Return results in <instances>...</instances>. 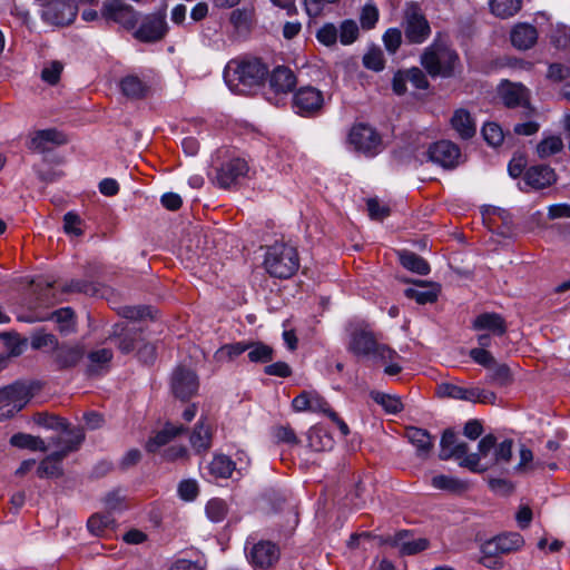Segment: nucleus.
I'll return each mask as SVG.
<instances>
[{
    "label": "nucleus",
    "instance_id": "obj_1",
    "mask_svg": "<svg viewBox=\"0 0 570 570\" xmlns=\"http://www.w3.org/2000/svg\"><path fill=\"white\" fill-rule=\"evenodd\" d=\"M421 65L431 77L451 78L461 66L458 52L440 38L424 49Z\"/></svg>",
    "mask_w": 570,
    "mask_h": 570
},
{
    "label": "nucleus",
    "instance_id": "obj_2",
    "mask_svg": "<svg viewBox=\"0 0 570 570\" xmlns=\"http://www.w3.org/2000/svg\"><path fill=\"white\" fill-rule=\"evenodd\" d=\"M264 265L271 276L289 278L299 268L297 249L285 243H276L267 248Z\"/></svg>",
    "mask_w": 570,
    "mask_h": 570
},
{
    "label": "nucleus",
    "instance_id": "obj_3",
    "mask_svg": "<svg viewBox=\"0 0 570 570\" xmlns=\"http://www.w3.org/2000/svg\"><path fill=\"white\" fill-rule=\"evenodd\" d=\"M268 73V68L259 59H246L230 61L225 78L227 82L236 81V86L255 87L264 82Z\"/></svg>",
    "mask_w": 570,
    "mask_h": 570
},
{
    "label": "nucleus",
    "instance_id": "obj_4",
    "mask_svg": "<svg viewBox=\"0 0 570 570\" xmlns=\"http://www.w3.org/2000/svg\"><path fill=\"white\" fill-rule=\"evenodd\" d=\"M348 350L356 355H373L384 362L392 361L396 356L395 351L379 344L374 334L366 328H355L352 332Z\"/></svg>",
    "mask_w": 570,
    "mask_h": 570
},
{
    "label": "nucleus",
    "instance_id": "obj_5",
    "mask_svg": "<svg viewBox=\"0 0 570 570\" xmlns=\"http://www.w3.org/2000/svg\"><path fill=\"white\" fill-rule=\"evenodd\" d=\"M402 26L405 40L411 45H421L431 36L430 22L416 3L406 6Z\"/></svg>",
    "mask_w": 570,
    "mask_h": 570
},
{
    "label": "nucleus",
    "instance_id": "obj_6",
    "mask_svg": "<svg viewBox=\"0 0 570 570\" xmlns=\"http://www.w3.org/2000/svg\"><path fill=\"white\" fill-rule=\"evenodd\" d=\"M30 400L29 389L22 383H13L0 389V421L12 417Z\"/></svg>",
    "mask_w": 570,
    "mask_h": 570
},
{
    "label": "nucleus",
    "instance_id": "obj_7",
    "mask_svg": "<svg viewBox=\"0 0 570 570\" xmlns=\"http://www.w3.org/2000/svg\"><path fill=\"white\" fill-rule=\"evenodd\" d=\"M348 141L356 151L366 156H374L381 150V136L377 131L365 124H357L352 127Z\"/></svg>",
    "mask_w": 570,
    "mask_h": 570
},
{
    "label": "nucleus",
    "instance_id": "obj_8",
    "mask_svg": "<svg viewBox=\"0 0 570 570\" xmlns=\"http://www.w3.org/2000/svg\"><path fill=\"white\" fill-rule=\"evenodd\" d=\"M101 16L128 30L134 29L138 22L137 12L121 0H106L102 3Z\"/></svg>",
    "mask_w": 570,
    "mask_h": 570
},
{
    "label": "nucleus",
    "instance_id": "obj_9",
    "mask_svg": "<svg viewBox=\"0 0 570 570\" xmlns=\"http://www.w3.org/2000/svg\"><path fill=\"white\" fill-rule=\"evenodd\" d=\"M170 387L176 399L187 401L196 395L198 391V377L191 370L177 367L173 372Z\"/></svg>",
    "mask_w": 570,
    "mask_h": 570
},
{
    "label": "nucleus",
    "instance_id": "obj_10",
    "mask_svg": "<svg viewBox=\"0 0 570 570\" xmlns=\"http://www.w3.org/2000/svg\"><path fill=\"white\" fill-rule=\"evenodd\" d=\"M76 16L77 7L68 0H49L43 4L42 18L51 24H69Z\"/></svg>",
    "mask_w": 570,
    "mask_h": 570
},
{
    "label": "nucleus",
    "instance_id": "obj_11",
    "mask_svg": "<svg viewBox=\"0 0 570 570\" xmlns=\"http://www.w3.org/2000/svg\"><path fill=\"white\" fill-rule=\"evenodd\" d=\"M279 548L272 541H259L249 550L247 558L250 564L259 570L272 568L279 559Z\"/></svg>",
    "mask_w": 570,
    "mask_h": 570
},
{
    "label": "nucleus",
    "instance_id": "obj_12",
    "mask_svg": "<svg viewBox=\"0 0 570 570\" xmlns=\"http://www.w3.org/2000/svg\"><path fill=\"white\" fill-rule=\"evenodd\" d=\"M323 102L322 91L311 86L299 88L293 97L294 108L302 116H311L318 112Z\"/></svg>",
    "mask_w": 570,
    "mask_h": 570
},
{
    "label": "nucleus",
    "instance_id": "obj_13",
    "mask_svg": "<svg viewBox=\"0 0 570 570\" xmlns=\"http://www.w3.org/2000/svg\"><path fill=\"white\" fill-rule=\"evenodd\" d=\"M429 160L442 166L443 168H454L461 157L460 148L449 140H441L430 146L428 149Z\"/></svg>",
    "mask_w": 570,
    "mask_h": 570
},
{
    "label": "nucleus",
    "instance_id": "obj_14",
    "mask_svg": "<svg viewBox=\"0 0 570 570\" xmlns=\"http://www.w3.org/2000/svg\"><path fill=\"white\" fill-rule=\"evenodd\" d=\"M248 170L249 167L246 160L242 158L229 159L217 169L216 183L222 188H229L245 178Z\"/></svg>",
    "mask_w": 570,
    "mask_h": 570
},
{
    "label": "nucleus",
    "instance_id": "obj_15",
    "mask_svg": "<svg viewBox=\"0 0 570 570\" xmlns=\"http://www.w3.org/2000/svg\"><path fill=\"white\" fill-rule=\"evenodd\" d=\"M524 544L523 537L518 532L497 535L482 546V553L504 554L521 549Z\"/></svg>",
    "mask_w": 570,
    "mask_h": 570
},
{
    "label": "nucleus",
    "instance_id": "obj_16",
    "mask_svg": "<svg viewBox=\"0 0 570 570\" xmlns=\"http://www.w3.org/2000/svg\"><path fill=\"white\" fill-rule=\"evenodd\" d=\"M167 29L165 14H153L142 21L135 37L144 42H155L165 37Z\"/></svg>",
    "mask_w": 570,
    "mask_h": 570
},
{
    "label": "nucleus",
    "instance_id": "obj_17",
    "mask_svg": "<svg viewBox=\"0 0 570 570\" xmlns=\"http://www.w3.org/2000/svg\"><path fill=\"white\" fill-rule=\"evenodd\" d=\"M499 92L504 106L508 108L524 107L529 108L531 112L533 111L530 108L529 90L522 83L505 80L501 83Z\"/></svg>",
    "mask_w": 570,
    "mask_h": 570
},
{
    "label": "nucleus",
    "instance_id": "obj_18",
    "mask_svg": "<svg viewBox=\"0 0 570 570\" xmlns=\"http://www.w3.org/2000/svg\"><path fill=\"white\" fill-rule=\"evenodd\" d=\"M86 355L82 344H58L53 352V362L59 370H67L77 366Z\"/></svg>",
    "mask_w": 570,
    "mask_h": 570
},
{
    "label": "nucleus",
    "instance_id": "obj_19",
    "mask_svg": "<svg viewBox=\"0 0 570 570\" xmlns=\"http://www.w3.org/2000/svg\"><path fill=\"white\" fill-rule=\"evenodd\" d=\"M295 412H314L327 414L331 410L327 401L316 391H303L292 401Z\"/></svg>",
    "mask_w": 570,
    "mask_h": 570
},
{
    "label": "nucleus",
    "instance_id": "obj_20",
    "mask_svg": "<svg viewBox=\"0 0 570 570\" xmlns=\"http://www.w3.org/2000/svg\"><path fill=\"white\" fill-rule=\"evenodd\" d=\"M407 531H400L393 537H387L384 543L400 549V553L403 556L416 554L424 551L429 547V541L424 538L409 540Z\"/></svg>",
    "mask_w": 570,
    "mask_h": 570
},
{
    "label": "nucleus",
    "instance_id": "obj_21",
    "mask_svg": "<svg viewBox=\"0 0 570 570\" xmlns=\"http://www.w3.org/2000/svg\"><path fill=\"white\" fill-rule=\"evenodd\" d=\"M497 445V438L493 434H487L483 436L478 444V453H471L465 456L461 462L460 466L466 468L472 472H483L487 468L480 466L481 458H485Z\"/></svg>",
    "mask_w": 570,
    "mask_h": 570
},
{
    "label": "nucleus",
    "instance_id": "obj_22",
    "mask_svg": "<svg viewBox=\"0 0 570 570\" xmlns=\"http://www.w3.org/2000/svg\"><path fill=\"white\" fill-rule=\"evenodd\" d=\"M269 89L276 95H287L296 86L294 72L284 66L276 67L268 78Z\"/></svg>",
    "mask_w": 570,
    "mask_h": 570
},
{
    "label": "nucleus",
    "instance_id": "obj_23",
    "mask_svg": "<svg viewBox=\"0 0 570 570\" xmlns=\"http://www.w3.org/2000/svg\"><path fill=\"white\" fill-rule=\"evenodd\" d=\"M405 436L415 446L419 458L428 459L430 456L434 448V438L426 430L410 426L405 430Z\"/></svg>",
    "mask_w": 570,
    "mask_h": 570
},
{
    "label": "nucleus",
    "instance_id": "obj_24",
    "mask_svg": "<svg viewBox=\"0 0 570 570\" xmlns=\"http://www.w3.org/2000/svg\"><path fill=\"white\" fill-rule=\"evenodd\" d=\"M557 180L554 170L547 165L532 166L524 173V181L534 189H543Z\"/></svg>",
    "mask_w": 570,
    "mask_h": 570
},
{
    "label": "nucleus",
    "instance_id": "obj_25",
    "mask_svg": "<svg viewBox=\"0 0 570 570\" xmlns=\"http://www.w3.org/2000/svg\"><path fill=\"white\" fill-rule=\"evenodd\" d=\"M67 142L66 136L57 129L38 130L30 138L28 147L31 150L43 153L48 150V145L61 146Z\"/></svg>",
    "mask_w": 570,
    "mask_h": 570
},
{
    "label": "nucleus",
    "instance_id": "obj_26",
    "mask_svg": "<svg viewBox=\"0 0 570 570\" xmlns=\"http://www.w3.org/2000/svg\"><path fill=\"white\" fill-rule=\"evenodd\" d=\"M511 42L519 50L532 48L538 40L537 29L529 23H518L511 30Z\"/></svg>",
    "mask_w": 570,
    "mask_h": 570
},
{
    "label": "nucleus",
    "instance_id": "obj_27",
    "mask_svg": "<svg viewBox=\"0 0 570 570\" xmlns=\"http://www.w3.org/2000/svg\"><path fill=\"white\" fill-rule=\"evenodd\" d=\"M110 348H99L87 354L86 374L89 376L100 375L108 371L109 363L112 360Z\"/></svg>",
    "mask_w": 570,
    "mask_h": 570
},
{
    "label": "nucleus",
    "instance_id": "obj_28",
    "mask_svg": "<svg viewBox=\"0 0 570 570\" xmlns=\"http://www.w3.org/2000/svg\"><path fill=\"white\" fill-rule=\"evenodd\" d=\"M476 331H489L493 335L501 336L507 332V323L498 313H482L475 317L472 324Z\"/></svg>",
    "mask_w": 570,
    "mask_h": 570
},
{
    "label": "nucleus",
    "instance_id": "obj_29",
    "mask_svg": "<svg viewBox=\"0 0 570 570\" xmlns=\"http://www.w3.org/2000/svg\"><path fill=\"white\" fill-rule=\"evenodd\" d=\"M213 429L202 419L193 430L189 441L196 453L207 452L212 446Z\"/></svg>",
    "mask_w": 570,
    "mask_h": 570
},
{
    "label": "nucleus",
    "instance_id": "obj_30",
    "mask_svg": "<svg viewBox=\"0 0 570 570\" xmlns=\"http://www.w3.org/2000/svg\"><path fill=\"white\" fill-rule=\"evenodd\" d=\"M452 128L462 139H470L476 132V126L470 112L465 109H458L451 118Z\"/></svg>",
    "mask_w": 570,
    "mask_h": 570
},
{
    "label": "nucleus",
    "instance_id": "obj_31",
    "mask_svg": "<svg viewBox=\"0 0 570 570\" xmlns=\"http://www.w3.org/2000/svg\"><path fill=\"white\" fill-rule=\"evenodd\" d=\"M65 434L51 438V443L59 448L57 452H65L66 456L68 453L76 451L85 440V434L81 430L67 431L62 430Z\"/></svg>",
    "mask_w": 570,
    "mask_h": 570
},
{
    "label": "nucleus",
    "instance_id": "obj_32",
    "mask_svg": "<svg viewBox=\"0 0 570 570\" xmlns=\"http://www.w3.org/2000/svg\"><path fill=\"white\" fill-rule=\"evenodd\" d=\"M184 431L181 425H174L171 423L165 424V426L156 433L155 436L150 438L146 443V450L148 452H156L159 448L169 443L174 438L179 435Z\"/></svg>",
    "mask_w": 570,
    "mask_h": 570
},
{
    "label": "nucleus",
    "instance_id": "obj_33",
    "mask_svg": "<svg viewBox=\"0 0 570 570\" xmlns=\"http://www.w3.org/2000/svg\"><path fill=\"white\" fill-rule=\"evenodd\" d=\"M66 458L65 452H53L42 460L37 469L39 478H58L62 474L61 461Z\"/></svg>",
    "mask_w": 570,
    "mask_h": 570
},
{
    "label": "nucleus",
    "instance_id": "obj_34",
    "mask_svg": "<svg viewBox=\"0 0 570 570\" xmlns=\"http://www.w3.org/2000/svg\"><path fill=\"white\" fill-rule=\"evenodd\" d=\"M308 446L314 451L331 450L334 445V440L325 430L318 426L309 429L307 434Z\"/></svg>",
    "mask_w": 570,
    "mask_h": 570
},
{
    "label": "nucleus",
    "instance_id": "obj_35",
    "mask_svg": "<svg viewBox=\"0 0 570 570\" xmlns=\"http://www.w3.org/2000/svg\"><path fill=\"white\" fill-rule=\"evenodd\" d=\"M120 88L122 94L130 99H140L145 97L147 86L137 76L129 75L121 79Z\"/></svg>",
    "mask_w": 570,
    "mask_h": 570
},
{
    "label": "nucleus",
    "instance_id": "obj_36",
    "mask_svg": "<svg viewBox=\"0 0 570 570\" xmlns=\"http://www.w3.org/2000/svg\"><path fill=\"white\" fill-rule=\"evenodd\" d=\"M400 262L404 268L419 275H428L430 273L428 262L415 253L407 250L400 253Z\"/></svg>",
    "mask_w": 570,
    "mask_h": 570
},
{
    "label": "nucleus",
    "instance_id": "obj_37",
    "mask_svg": "<svg viewBox=\"0 0 570 570\" xmlns=\"http://www.w3.org/2000/svg\"><path fill=\"white\" fill-rule=\"evenodd\" d=\"M10 443L13 446L32 451L46 452L48 450V446L41 438L26 433L13 434L10 439Z\"/></svg>",
    "mask_w": 570,
    "mask_h": 570
},
{
    "label": "nucleus",
    "instance_id": "obj_38",
    "mask_svg": "<svg viewBox=\"0 0 570 570\" xmlns=\"http://www.w3.org/2000/svg\"><path fill=\"white\" fill-rule=\"evenodd\" d=\"M431 484L438 490H444L452 493H460L468 489L466 482L444 474L433 476Z\"/></svg>",
    "mask_w": 570,
    "mask_h": 570
},
{
    "label": "nucleus",
    "instance_id": "obj_39",
    "mask_svg": "<svg viewBox=\"0 0 570 570\" xmlns=\"http://www.w3.org/2000/svg\"><path fill=\"white\" fill-rule=\"evenodd\" d=\"M248 360L253 363H267L274 357V350L262 342H247Z\"/></svg>",
    "mask_w": 570,
    "mask_h": 570
},
{
    "label": "nucleus",
    "instance_id": "obj_40",
    "mask_svg": "<svg viewBox=\"0 0 570 570\" xmlns=\"http://www.w3.org/2000/svg\"><path fill=\"white\" fill-rule=\"evenodd\" d=\"M522 0H490L494 16L505 19L514 16L521 9Z\"/></svg>",
    "mask_w": 570,
    "mask_h": 570
},
{
    "label": "nucleus",
    "instance_id": "obj_41",
    "mask_svg": "<svg viewBox=\"0 0 570 570\" xmlns=\"http://www.w3.org/2000/svg\"><path fill=\"white\" fill-rule=\"evenodd\" d=\"M371 397L380 404L386 413L397 414L403 410V403L396 395L385 394L379 391H372Z\"/></svg>",
    "mask_w": 570,
    "mask_h": 570
},
{
    "label": "nucleus",
    "instance_id": "obj_42",
    "mask_svg": "<svg viewBox=\"0 0 570 570\" xmlns=\"http://www.w3.org/2000/svg\"><path fill=\"white\" fill-rule=\"evenodd\" d=\"M208 468L214 476L227 479L232 475L235 463L230 458L219 454L213 458Z\"/></svg>",
    "mask_w": 570,
    "mask_h": 570
},
{
    "label": "nucleus",
    "instance_id": "obj_43",
    "mask_svg": "<svg viewBox=\"0 0 570 570\" xmlns=\"http://www.w3.org/2000/svg\"><path fill=\"white\" fill-rule=\"evenodd\" d=\"M563 149V141L559 136H549L542 139L535 148L537 155L541 159H546Z\"/></svg>",
    "mask_w": 570,
    "mask_h": 570
},
{
    "label": "nucleus",
    "instance_id": "obj_44",
    "mask_svg": "<svg viewBox=\"0 0 570 570\" xmlns=\"http://www.w3.org/2000/svg\"><path fill=\"white\" fill-rule=\"evenodd\" d=\"M253 17V8L243 7L232 11L229 22L236 30H247L252 24Z\"/></svg>",
    "mask_w": 570,
    "mask_h": 570
},
{
    "label": "nucleus",
    "instance_id": "obj_45",
    "mask_svg": "<svg viewBox=\"0 0 570 570\" xmlns=\"http://www.w3.org/2000/svg\"><path fill=\"white\" fill-rule=\"evenodd\" d=\"M115 520L110 513L91 515L87 522L89 531L95 535H101L106 529L112 527Z\"/></svg>",
    "mask_w": 570,
    "mask_h": 570
},
{
    "label": "nucleus",
    "instance_id": "obj_46",
    "mask_svg": "<svg viewBox=\"0 0 570 570\" xmlns=\"http://www.w3.org/2000/svg\"><path fill=\"white\" fill-rule=\"evenodd\" d=\"M248 350L247 342H236L222 346L215 354L218 361H233Z\"/></svg>",
    "mask_w": 570,
    "mask_h": 570
},
{
    "label": "nucleus",
    "instance_id": "obj_47",
    "mask_svg": "<svg viewBox=\"0 0 570 570\" xmlns=\"http://www.w3.org/2000/svg\"><path fill=\"white\" fill-rule=\"evenodd\" d=\"M406 297L415 299L416 303L423 305L434 303L438 299L439 291L435 288H406L404 291Z\"/></svg>",
    "mask_w": 570,
    "mask_h": 570
},
{
    "label": "nucleus",
    "instance_id": "obj_48",
    "mask_svg": "<svg viewBox=\"0 0 570 570\" xmlns=\"http://www.w3.org/2000/svg\"><path fill=\"white\" fill-rule=\"evenodd\" d=\"M463 401L480 402L484 404H493L497 400V395L488 390L479 387H464Z\"/></svg>",
    "mask_w": 570,
    "mask_h": 570
},
{
    "label": "nucleus",
    "instance_id": "obj_49",
    "mask_svg": "<svg viewBox=\"0 0 570 570\" xmlns=\"http://www.w3.org/2000/svg\"><path fill=\"white\" fill-rule=\"evenodd\" d=\"M228 513L227 503L218 498L208 501L206 505V514L213 522L223 521Z\"/></svg>",
    "mask_w": 570,
    "mask_h": 570
},
{
    "label": "nucleus",
    "instance_id": "obj_50",
    "mask_svg": "<svg viewBox=\"0 0 570 570\" xmlns=\"http://www.w3.org/2000/svg\"><path fill=\"white\" fill-rule=\"evenodd\" d=\"M489 380L490 382L500 385L505 386L511 383L512 375L510 372V368L505 364H494L490 368L489 373Z\"/></svg>",
    "mask_w": 570,
    "mask_h": 570
},
{
    "label": "nucleus",
    "instance_id": "obj_51",
    "mask_svg": "<svg viewBox=\"0 0 570 570\" xmlns=\"http://www.w3.org/2000/svg\"><path fill=\"white\" fill-rule=\"evenodd\" d=\"M33 421L43 428L53 429V430H66L67 423L63 419L49 414L47 412L37 413L33 416Z\"/></svg>",
    "mask_w": 570,
    "mask_h": 570
},
{
    "label": "nucleus",
    "instance_id": "obj_52",
    "mask_svg": "<svg viewBox=\"0 0 570 570\" xmlns=\"http://www.w3.org/2000/svg\"><path fill=\"white\" fill-rule=\"evenodd\" d=\"M482 136L484 140L493 147L500 146L504 139L501 127L495 122H487L482 127Z\"/></svg>",
    "mask_w": 570,
    "mask_h": 570
},
{
    "label": "nucleus",
    "instance_id": "obj_53",
    "mask_svg": "<svg viewBox=\"0 0 570 570\" xmlns=\"http://www.w3.org/2000/svg\"><path fill=\"white\" fill-rule=\"evenodd\" d=\"M66 291L83 293L90 296H97L100 294L99 285L85 279H73L67 286Z\"/></svg>",
    "mask_w": 570,
    "mask_h": 570
},
{
    "label": "nucleus",
    "instance_id": "obj_54",
    "mask_svg": "<svg viewBox=\"0 0 570 570\" xmlns=\"http://www.w3.org/2000/svg\"><path fill=\"white\" fill-rule=\"evenodd\" d=\"M358 37V27L353 20H345L340 27V41L342 45H351Z\"/></svg>",
    "mask_w": 570,
    "mask_h": 570
},
{
    "label": "nucleus",
    "instance_id": "obj_55",
    "mask_svg": "<svg viewBox=\"0 0 570 570\" xmlns=\"http://www.w3.org/2000/svg\"><path fill=\"white\" fill-rule=\"evenodd\" d=\"M512 446L513 441L510 439H507L502 441L501 443H497L494 448V464H507L512 459Z\"/></svg>",
    "mask_w": 570,
    "mask_h": 570
},
{
    "label": "nucleus",
    "instance_id": "obj_56",
    "mask_svg": "<svg viewBox=\"0 0 570 570\" xmlns=\"http://www.w3.org/2000/svg\"><path fill=\"white\" fill-rule=\"evenodd\" d=\"M274 438L277 442L286 443L289 445H297L299 440L295 431L289 425H277L273 429Z\"/></svg>",
    "mask_w": 570,
    "mask_h": 570
},
{
    "label": "nucleus",
    "instance_id": "obj_57",
    "mask_svg": "<svg viewBox=\"0 0 570 570\" xmlns=\"http://www.w3.org/2000/svg\"><path fill=\"white\" fill-rule=\"evenodd\" d=\"M379 20V9L373 3H366L360 16L361 26L363 29H372Z\"/></svg>",
    "mask_w": 570,
    "mask_h": 570
},
{
    "label": "nucleus",
    "instance_id": "obj_58",
    "mask_svg": "<svg viewBox=\"0 0 570 570\" xmlns=\"http://www.w3.org/2000/svg\"><path fill=\"white\" fill-rule=\"evenodd\" d=\"M63 66L59 61H52L46 66L41 71V79L49 85L58 83Z\"/></svg>",
    "mask_w": 570,
    "mask_h": 570
},
{
    "label": "nucleus",
    "instance_id": "obj_59",
    "mask_svg": "<svg viewBox=\"0 0 570 570\" xmlns=\"http://www.w3.org/2000/svg\"><path fill=\"white\" fill-rule=\"evenodd\" d=\"M363 65L371 70L380 71L384 68V58L380 49H372L363 57Z\"/></svg>",
    "mask_w": 570,
    "mask_h": 570
},
{
    "label": "nucleus",
    "instance_id": "obj_60",
    "mask_svg": "<svg viewBox=\"0 0 570 570\" xmlns=\"http://www.w3.org/2000/svg\"><path fill=\"white\" fill-rule=\"evenodd\" d=\"M383 41L386 50L390 53H395L402 42V32L397 28H390L383 36Z\"/></svg>",
    "mask_w": 570,
    "mask_h": 570
},
{
    "label": "nucleus",
    "instance_id": "obj_61",
    "mask_svg": "<svg viewBox=\"0 0 570 570\" xmlns=\"http://www.w3.org/2000/svg\"><path fill=\"white\" fill-rule=\"evenodd\" d=\"M338 31L333 23H325L316 33L317 40L325 46H333L336 43Z\"/></svg>",
    "mask_w": 570,
    "mask_h": 570
},
{
    "label": "nucleus",
    "instance_id": "obj_62",
    "mask_svg": "<svg viewBox=\"0 0 570 570\" xmlns=\"http://www.w3.org/2000/svg\"><path fill=\"white\" fill-rule=\"evenodd\" d=\"M198 493L199 489L195 480H184L178 484V495L184 501H194Z\"/></svg>",
    "mask_w": 570,
    "mask_h": 570
},
{
    "label": "nucleus",
    "instance_id": "obj_63",
    "mask_svg": "<svg viewBox=\"0 0 570 570\" xmlns=\"http://www.w3.org/2000/svg\"><path fill=\"white\" fill-rule=\"evenodd\" d=\"M82 220L73 212H68L63 216V229L67 234H71L75 236H81L83 234L82 229L80 228Z\"/></svg>",
    "mask_w": 570,
    "mask_h": 570
},
{
    "label": "nucleus",
    "instance_id": "obj_64",
    "mask_svg": "<svg viewBox=\"0 0 570 570\" xmlns=\"http://www.w3.org/2000/svg\"><path fill=\"white\" fill-rule=\"evenodd\" d=\"M75 313L70 307H62L55 311L50 318L56 321L60 325V331H66L69 328Z\"/></svg>",
    "mask_w": 570,
    "mask_h": 570
}]
</instances>
